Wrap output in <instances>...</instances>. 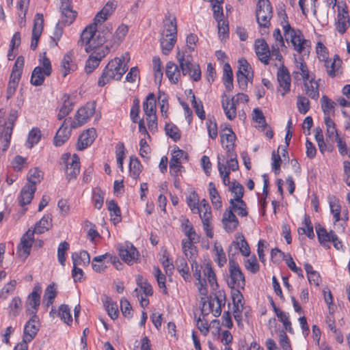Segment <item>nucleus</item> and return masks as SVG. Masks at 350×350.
I'll list each match as a JSON object with an SVG mask.
<instances>
[{"mask_svg": "<svg viewBox=\"0 0 350 350\" xmlns=\"http://www.w3.org/2000/svg\"><path fill=\"white\" fill-rule=\"evenodd\" d=\"M92 51L85 63V70L88 74L92 72L98 66L101 59L109 53V48L106 45Z\"/></svg>", "mask_w": 350, "mask_h": 350, "instance_id": "nucleus-11", "label": "nucleus"}, {"mask_svg": "<svg viewBox=\"0 0 350 350\" xmlns=\"http://www.w3.org/2000/svg\"><path fill=\"white\" fill-rule=\"evenodd\" d=\"M77 68V64L75 59L74 52L72 51H70L64 55L61 62L60 68L62 76L66 77L70 73L75 71Z\"/></svg>", "mask_w": 350, "mask_h": 350, "instance_id": "nucleus-20", "label": "nucleus"}, {"mask_svg": "<svg viewBox=\"0 0 350 350\" xmlns=\"http://www.w3.org/2000/svg\"><path fill=\"white\" fill-rule=\"evenodd\" d=\"M206 124L209 137L215 139L217 137V126L215 118L208 116Z\"/></svg>", "mask_w": 350, "mask_h": 350, "instance_id": "nucleus-57", "label": "nucleus"}, {"mask_svg": "<svg viewBox=\"0 0 350 350\" xmlns=\"http://www.w3.org/2000/svg\"><path fill=\"white\" fill-rule=\"evenodd\" d=\"M60 1L62 23L64 26H68L74 22L77 12L72 10V0H60Z\"/></svg>", "mask_w": 350, "mask_h": 350, "instance_id": "nucleus-17", "label": "nucleus"}, {"mask_svg": "<svg viewBox=\"0 0 350 350\" xmlns=\"http://www.w3.org/2000/svg\"><path fill=\"white\" fill-rule=\"evenodd\" d=\"M36 191V187L33 185H25L21 189L18 198V203L21 206L29 204Z\"/></svg>", "mask_w": 350, "mask_h": 350, "instance_id": "nucleus-27", "label": "nucleus"}, {"mask_svg": "<svg viewBox=\"0 0 350 350\" xmlns=\"http://www.w3.org/2000/svg\"><path fill=\"white\" fill-rule=\"evenodd\" d=\"M304 224V227L298 228V233L299 234H306L308 238L313 239L314 237V234L310 218L308 217H305Z\"/></svg>", "mask_w": 350, "mask_h": 350, "instance_id": "nucleus-58", "label": "nucleus"}, {"mask_svg": "<svg viewBox=\"0 0 350 350\" xmlns=\"http://www.w3.org/2000/svg\"><path fill=\"white\" fill-rule=\"evenodd\" d=\"M187 203L193 213H199V197L196 191H192L187 197Z\"/></svg>", "mask_w": 350, "mask_h": 350, "instance_id": "nucleus-53", "label": "nucleus"}, {"mask_svg": "<svg viewBox=\"0 0 350 350\" xmlns=\"http://www.w3.org/2000/svg\"><path fill=\"white\" fill-rule=\"evenodd\" d=\"M177 26L176 18L168 17L164 21V29L161 35L160 43L163 54L167 55L176 42Z\"/></svg>", "mask_w": 350, "mask_h": 350, "instance_id": "nucleus-4", "label": "nucleus"}, {"mask_svg": "<svg viewBox=\"0 0 350 350\" xmlns=\"http://www.w3.org/2000/svg\"><path fill=\"white\" fill-rule=\"evenodd\" d=\"M58 315L60 319L67 325H70L72 322L70 308L68 305L62 304L59 307Z\"/></svg>", "mask_w": 350, "mask_h": 350, "instance_id": "nucleus-51", "label": "nucleus"}, {"mask_svg": "<svg viewBox=\"0 0 350 350\" xmlns=\"http://www.w3.org/2000/svg\"><path fill=\"white\" fill-rule=\"evenodd\" d=\"M238 63H239V69L237 72V75H245L247 77H253V73L251 71L252 68L246 59H239Z\"/></svg>", "mask_w": 350, "mask_h": 350, "instance_id": "nucleus-55", "label": "nucleus"}, {"mask_svg": "<svg viewBox=\"0 0 350 350\" xmlns=\"http://www.w3.org/2000/svg\"><path fill=\"white\" fill-rule=\"evenodd\" d=\"M71 118H66L62 125L58 129L54 137V144L56 146H62L70 137L71 134V127L70 126Z\"/></svg>", "mask_w": 350, "mask_h": 350, "instance_id": "nucleus-18", "label": "nucleus"}, {"mask_svg": "<svg viewBox=\"0 0 350 350\" xmlns=\"http://www.w3.org/2000/svg\"><path fill=\"white\" fill-rule=\"evenodd\" d=\"M222 223L227 232H233L239 224L238 219L230 208H227L223 215Z\"/></svg>", "mask_w": 350, "mask_h": 350, "instance_id": "nucleus-28", "label": "nucleus"}, {"mask_svg": "<svg viewBox=\"0 0 350 350\" xmlns=\"http://www.w3.org/2000/svg\"><path fill=\"white\" fill-rule=\"evenodd\" d=\"M306 94L312 99L317 100L319 96V83L314 78L304 81Z\"/></svg>", "mask_w": 350, "mask_h": 350, "instance_id": "nucleus-32", "label": "nucleus"}, {"mask_svg": "<svg viewBox=\"0 0 350 350\" xmlns=\"http://www.w3.org/2000/svg\"><path fill=\"white\" fill-rule=\"evenodd\" d=\"M73 265L87 266L90 264V257L87 251L83 250L80 252L73 253L72 255Z\"/></svg>", "mask_w": 350, "mask_h": 350, "instance_id": "nucleus-37", "label": "nucleus"}, {"mask_svg": "<svg viewBox=\"0 0 350 350\" xmlns=\"http://www.w3.org/2000/svg\"><path fill=\"white\" fill-rule=\"evenodd\" d=\"M323 62L329 77L334 78L342 74V60L338 55H335L333 59L329 58Z\"/></svg>", "mask_w": 350, "mask_h": 350, "instance_id": "nucleus-21", "label": "nucleus"}, {"mask_svg": "<svg viewBox=\"0 0 350 350\" xmlns=\"http://www.w3.org/2000/svg\"><path fill=\"white\" fill-rule=\"evenodd\" d=\"M42 289L40 285H36L33 287V289L27 297V313L29 315H37V312L38 310L40 304V293Z\"/></svg>", "mask_w": 350, "mask_h": 350, "instance_id": "nucleus-15", "label": "nucleus"}, {"mask_svg": "<svg viewBox=\"0 0 350 350\" xmlns=\"http://www.w3.org/2000/svg\"><path fill=\"white\" fill-rule=\"evenodd\" d=\"M39 327V317L37 315H31V317L25 325L23 339L31 342L36 336Z\"/></svg>", "mask_w": 350, "mask_h": 350, "instance_id": "nucleus-19", "label": "nucleus"}, {"mask_svg": "<svg viewBox=\"0 0 350 350\" xmlns=\"http://www.w3.org/2000/svg\"><path fill=\"white\" fill-rule=\"evenodd\" d=\"M321 103L324 116H331V114L334 113L336 103L329 98L326 95H323L321 97Z\"/></svg>", "mask_w": 350, "mask_h": 350, "instance_id": "nucleus-46", "label": "nucleus"}, {"mask_svg": "<svg viewBox=\"0 0 350 350\" xmlns=\"http://www.w3.org/2000/svg\"><path fill=\"white\" fill-rule=\"evenodd\" d=\"M203 272L204 276L207 278L211 286L213 288L217 287L218 284L216 280V275L210 264L207 263L204 265Z\"/></svg>", "mask_w": 350, "mask_h": 350, "instance_id": "nucleus-54", "label": "nucleus"}, {"mask_svg": "<svg viewBox=\"0 0 350 350\" xmlns=\"http://www.w3.org/2000/svg\"><path fill=\"white\" fill-rule=\"evenodd\" d=\"M228 208L232 210L233 212L234 211L237 213L239 216L245 217L247 215V211L246 210L247 206L242 199L239 200H230Z\"/></svg>", "mask_w": 350, "mask_h": 350, "instance_id": "nucleus-38", "label": "nucleus"}, {"mask_svg": "<svg viewBox=\"0 0 350 350\" xmlns=\"http://www.w3.org/2000/svg\"><path fill=\"white\" fill-rule=\"evenodd\" d=\"M46 77L42 67L36 66L32 72L30 82L33 85L40 86L44 83Z\"/></svg>", "mask_w": 350, "mask_h": 350, "instance_id": "nucleus-40", "label": "nucleus"}, {"mask_svg": "<svg viewBox=\"0 0 350 350\" xmlns=\"http://www.w3.org/2000/svg\"><path fill=\"white\" fill-rule=\"evenodd\" d=\"M239 250L244 256H249L250 254V246L243 234L239 235L237 240L232 241L228 247L229 258V273L230 278L228 280V285L231 288H243L245 285V280L239 265L232 259L230 256H234L237 251Z\"/></svg>", "mask_w": 350, "mask_h": 350, "instance_id": "nucleus-1", "label": "nucleus"}, {"mask_svg": "<svg viewBox=\"0 0 350 350\" xmlns=\"http://www.w3.org/2000/svg\"><path fill=\"white\" fill-rule=\"evenodd\" d=\"M329 204L331 213L333 215L334 223L336 224L340 220L341 206L340 201L336 197H330Z\"/></svg>", "mask_w": 350, "mask_h": 350, "instance_id": "nucleus-39", "label": "nucleus"}, {"mask_svg": "<svg viewBox=\"0 0 350 350\" xmlns=\"http://www.w3.org/2000/svg\"><path fill=\"white\" fill-rule=\"evenodd\" d=\"M68 248L69 244L66 241L60 243L57 248V259L59 262L63 266L65 265V255Z\"/></svg>", "mask_w": 350, "mask_h": 350, "instance_id": "nucleus-63", "label": "nucleus"}, {"mask_svg": "<svg viewBox=\"0 0 350 350\" xmlns=\"http://www.w3.org/2000/svg\"><path fill=\"white\" fill-rule=\"evenodd\" d=\"M190 93L192 94L191 104H192L193 107L195 109V112H196V115L200 120H204L206 116H205V111L204 110V107H203L202 101H200V100L198 101L196 99V96L192 93L191 90H190Z\"/></svg>", "mask_w": 350, "mask_h": 350, "instance_id": "nucleus-56", "label": "nucleus"}, {"mask_svg": "<svg viewBox=\"0 0 350 350\" xmlns=\"http://www.w3.org/2000/svg\"><path fill=\"white\" fill-rule=\"evenodd\" d=\"M275 315L278 318L279 321L283 323L284 327L289 333H293L291 323L289 321L288 314L282 310L278 312Z\"/></svg>", "mask_w": 350, "mask_h": 350, "instance_id": "nucleus-61", "label": "nucleus"}, {"mask_svg": "<svg viewBox=\"0 0 350 350\" xmlns=\"http://www.w3.org/2000/svg\"><path fill=\"white\" fill-rule=\"evenodd\" d=\"M128 31L129 27L127 25L124 24L120 25L116 29L115 33H111V36H109L106 42H109V44H107L109 48L110 49V47L118 46L124 40ZM110 33L111 32L110 31Z\"/></svg>", "mask_w": 350, "mask_h": 350, "instance_id": "nucleus-26", "label": "nucleus"}, {"mask_svg": "<svg viewBox=\"0 0 350 350\" xmlns=\"http://www.w3.org/2000/svg\"><path fill=\"white\" fill-rule=\"evenodd\" d=\"M244 265L245 269L252 273H256L259 271V265L256 257L254 255L245 260Z\"/></svg>", "mask_w": 350, "mask_h": 350, "instance_id": "nucleus-60", "label": "nucleus"}, {"mask_svg": "<svg viewBox=\"0 0 350 350\" xmlns=\"http://www.w3.org/2000/svg\"><path fill=\"white\" fill-rule=\"evenodd\" d=\"M57 295V284L55 282H52L46 288L43 296V303L46 307H49L53 304Z\"/></svg>", "mask_w": 350, "mask_h": 350, "instance_id": "nucleus-34", "label": "nucleus"}, {"mask_svg": "<svg viewBox=\"0 0 350 350\" xmlns=\"http://www.w3.org/2000/svg\"><path fill=\"white\" fill-rule=\"evenodd\" d=\"M166 135L174 142L178 141L180 137V132L178 128L172 123H166L165 126Z\"/></svg>", "mask_w": 350, "mask_h": 350, "instance_id": "nucleus-50", "label": "nucleus"}, {"mask_svg": "<svg viewBox=\"0 0 350 350\" xmlns=\"http://www.w3.org/2000/svg\"><path fill=\"white\" fill-rule=\"evenodd\" d=\"M256 16L261 34H267L271 24L270 20L273 16L272 6L269 0L258 2Z\"/></svg>", "mask_w": 350, "mask_h": 350, "instance_id": "nucleus-7", "label": "nucleus"}, {"mask_svg": "<svg viewBox=\"0 0 350 350\" xmlns=\"http://www.w3.org/2000/svg\"><path fill=\"white\" fill-rule=\"evenodd\" d=\"M96 25L94 23L87 26L82 31L78 41L79 45L85 46V51L87 53L103 46L107 38L111 36L110 29L108 27L102 31L96 32Z\"/></svg>", "mask_w": 350, "mask_h": 350, "instance_id": "nucleus-3", "label": "nucleus"}, {"mask_svg": "<svg viewBox=\"0 0 350 350\" xmlns=\"http://www.w3.org/2000/svg\"><path fill=\"white\" fill-rule=\"evenodd\" d=\"M249 100L247 95L243 93H239L231 98L225 94L221 96V106L227 118L232 120L237 116V105L239 103H246Z\"/></svg>", "mask_w": 350, "mask_h": 350, "instance_id": "nucleus-8", "label": "nucleus"}, {"mask_svg": "<svg viewBox=\"0 0 350 350\" xmlns=\"http://www.w3.org/2000/svg\"><path fill=\"white\" fill-rule=\"evenodd\" d=\"M62 162L66 164V174L69 180L77 178L80 172L79 158L77 154L70 157L69 154H64L61 158Z\"/></svg>", "mask_w": 350, "mask_h": 350, "instance_id": "nucleus-12", "label": "nucleus"}, {"mask_svg": "<svg viewBox=\"0 0 350 350\" xmlns=\"http://www.w3.org/2000/svg\"><path fill=\"white\" fill-rule=\"evenodd\" d=\"M208 303L210 310L213 315L216 317H219L221 312V308L225 306V295L219 292L213 298H211Z\"/></svg>", "mask_w": 350, "mask_h": 350, "instance_id": "nucleus-29", "label": "nucleus"}, {"mask_svg": "<svg viewBox=\"0 0 350 350\" xmlns=\"http://www.w3.org/2000/svg\"><path fill=\"white\" fill-rule=\"evenodd\" d=\"M254 49L259 60L265 65L269 63V48L264 39H257L255 41Z\"/></svg>", "mask_w": 350, "mask_h": 350, "instance_id": "nucleus-22", "label": "nucleus"}, {"mask_svg": "<svg viewBox=\"0 0 350 350\" xmlns=\"http://www.w3.org/2000/svg\"><path fill=\"white\" fill-rule=\"evenodd\" d=\"M230 191L234 194V198L232 200H239L242 199L243 196V187L239 183L234 181L232 185L229 187Z\"/></svg>", "mask_w": 350, "mask_h": 350, "instance_id": "nucleus-64", "label": "nucleus"}, {"mask_svg": "<svg viewBox=\"0 0 350 350\" xmlns=\"http://www.w3.org/2000/svg\"><path fill=\"white\" fill-rule=\"evenodd\" d=\"M283 31L286 40L290 41L294 49L299 53H301L310 46V42L305 39L302 32L299 29L292 28L287 21L283 25Z\"/></svg>", "mask_w": 350, "mask_h": 350, "instance_id": "nucleus-5", "label": "nucleus"}, {"mask_svg": "<svg viewBox=\"0 0 350 350\" xmlns=\"http://www.w3.org/2000/svg\"><path fill=\"white\" fill-rule=\"evenodd\" d=\"M297 107L301 113L306 114L310 109V101L304 96H298Z\"/></svg>", "mask_w": 350, "mask_h": 350, "instance_id": "nucleus-62", "label": "nucleus"}, {"mask_svg": "<svg viewBox=\"0 0 350 350\" xmlns=\"http://www.w3.org/2000/svg\"><path fill=\"white\" fill-rule=\"evenodd\" d=\"M116 8V3L109 1L103 7V8L96 15L94 22L96 24L104 23L114 12Z\"/></svg>", "mask_w": 350, "mask_h": 350, "instance_id": "nucleus-30", "label": "nucleus"}, {"mask_svg": "<svg viewBox=\"0 0 350 350\" xmlns=\"http://www.w3.org/2000/svg\"><path fill=\"white\" fill-rule=\"evenodd\" d=\"M40 137L41 133L40 129L38 128H33L29 133L26 146L30 148H32L39 142Z\"/></svg>", "mask_w": 350, "mask_h": 350, "instance_id": "nucleus-49", "label": "nucleus"}, {"mask_svg": "<svg viewBox=\"0 0 350 350\" xmlns=\"http://www.w3.org/2000/svg\"><path fill=\"white\" fill-rule=\"evenodd\" d=\"M96 110V104L94 102L88 103L78 109L75 120L71 119L70 126L71 129H77L85 124L93 116Z\"/></svg>", "mask_w": 350, "mask_h": 350, "instance_id": "nucleus-9", "label": "nucleus"}, {"mask_svg": "<svg viewBox=\"0 0 350 350\" xmlns=\"http://www.w3.org/2000/svg\"><path fill=\"white\" fill-rule=\"evenodd\" d=\"M165 74L169 81L176 84L180 79V71L178 66L173 62H168L165 66Z\"/></svg>", "mask_w": 350, "mask_h": 350, "instance_id": "nucleus-31", "label": "nucleus"}, {"mask_svg": "<svg viewBox=\"0 0 350 350\" xmlns=\"http://www.w3.org/2000/svg\"><path fill=\"white\" fill-rule=\"evenodd\" d=\"M224 131L225 133L221 135V138L223 144H224V139L226 141V144L225 145V147L226 149L227 150V156H235L234 148V142L237 138L236 135L231 128L226 127Z\"/></svg>", "mask_w": 350, "mask_h": 350, "instance_id": "nucleus-24", "label": "nucleus"}, {"mask_svg": "<svg viewBox=\"0 0 350 350\" xmlns=\"http://www.w3.org/2000/svg\"><path fill=\"white\" fill-rule=\"evenodd\" d=\"M42 179V172L38 168L31 169L27 175L28 183L27 185H33L36 187V185L40 183Z\"/></svg>", "mask_w": 350, "mask_h": 350, "instance_id": "nucleus-48", "label": "nucleus"}, {"mask_svg": "<svg viewBox=\"0 0 350 350\" xmlns=\"http://www.w3.org/2000/svg\"><path fill=\"white\" fill-rule=\"evenodd\" d=\"M213 252L215 254L214 260L218 266L222 267L227 262L226 254L221 245L215 243L214 245Z\"/></svg>", "mask_w": 350, "mask_h": 350, "instance_id": "nucleus-45", "label": "nucleus"}, {"mask_svg": "<svg viewBox=\"0 0 350 350\" xmlns=\"http://www.w3.org/2000/svg\"><path fill=\"white\" fill-rule=\"evenodd\" d=\"M179 66L184 76L189 75L194 81H198L201 79V70L198 64L192 63L191 54L185 55L183 51H178L176 55Z\"/></svg>", "mask_w": 350, "mask_h": 350, "instance_id": "nucleus-6", "label": "nucleus"}, {"mask_svg": "<svg viewBox=\"0 0 350 350\" xmlns=\"http://www.w3.org/2000/svg\"><path fill=\"white\" fill-rule=\"evenodd\" d=\"M44 17L42 14H36L34 18L32 34L40 36L43 29Z\"/></svg>", "mask_w": 350, "mask_h": 350, "instance_id": "nucleus-59", "label": "nucleus"}, {"mask_svg": "<svg viewBox=\"0 0 350 350\" xmlns=\"http://www.w3.org/2000/svg\"><path fill=\"white\" fill-rule=\"evenodd\" d=\"M350 26L349 16L345 9H338L335 23L336 31L341 35L344 34Z\"/></svg>", "mask_w": 350, "mask_h": 350, "instance_id": "nucleus-23", "label": "nucleus"}, {"mask_svg": "<svg viewBox=\"0 0 350 350\" xmlns=\"http://www.w3.org/2000/svg\"><path fill=\"white\" fill-rule=\"evenodd\" d=\"M176 269L183 279L186 281H190L191 274L187 260L184 258H179L176 260Z\"/></svg>", "mask_w": 350, "mask_h": 350, "instance_id": "nucleus-41", "label": "nucleus"}, {"mask_svg": "<svg viewBox=\"0 0 350 350\" xmlns=\"http://www.w3.org/2000/svg\"><path fill=\"white\" fill-rule=\"evenodd\" d=\"M316 232L319 243L324 246H325L327 243L331 242L332 237L336 234L333 230H330L328 232L326 229L321 226L320 224L316 226Z\"/></svg>", "mask_w": 350, "mask_h": 350, "instance_id": "nucleus-35", "label": "nucleus"}, {"mask_svg": "<svg viewBox=\"0 0 350 350\" xmlns=\"http://www.w3.org/2000/svg\"><path fill=\"white\" fill-rule=\"evenodd\" d=\"M142 165L137 157H131L129 163L130 176L134 179L139 178L142 172Z\"/></svg>", "mask_w": 350, "mask_h": 350, "instance_id": "nucleus-44", "label": "nucleus"}, {"mask_svg": "<svg viewBox=\"0 0 350 350\" xmlns=\"http://www.w3.org/2000/svg\"><path fill=\"white\" fill-rule=\"evenodd\" d=\"M104 306L107 311L108 314L112 319H116L118 317V309L116 303L113 302L110 297H107L104 301Z\"/></svg>", "mask_w": 350, "mask_h": 350, "instance_id": "nucleus-47", "label": "nucleus"}, {"mask_svg": "<svg viewBox=\"0 0 350 350\" xmlns=\"http://www.w3.org/2000/svg\"><path fill=\"white\" fill-rule=\"evenodd\" d=\"M223 80L226 90L230 92L233 88V75L229 64H225L224 66Z\"/></svg>", "mask_w": 350, "mask_h": 350, "instance_id": "nucleus-43", "label": "nucleus"}, {"mask_svg": "<svg viewBox=\"0 0 350 350\" xmlns=\"http://www.w3.org/2000/svg\"><path fill=\"white\" fill-rule=\"evenodd\" d=\"M52 227V217L50 215H44L36 224L33 230L34 234H42L48 231Z\"/></svg>", "mask_w": 350, "mask_h": 350, "instance_id": "nucleus-33", "label": "nucleus"}, {"mask_svg": "<svg viewBox=\"0 0 350 350\" xmlns=\"http://www.w3.org/2000/svg\"><path fill=\"white\" fill-rule=\"evenodd\" d=\"M277 80L279 83L278 91L281 93L282 96H284L291 91V79L287 68L284 65L278 70Z\"/></svg>", "mask_w": 350, "mask_h": 350, "instance_id": "nucleus-14", "label": "nucleus"}, {"mask_svg": "<svg viewBox=\"0 0 350 350\" xmlns=\"http://www.w3.org/2000/svg\"><path fill=\"white\" fill-rule=\"evenodd\" d=\"M184 159L187 160V154L178 147L174 148L170 161V173L173 177L179 176L184 171V167L181 165Z\"/></svg>", "mask_w": 350, "mask_h": 350, "instance_id": "nucleus-10", "label": "nucleus"}, {"mask_svg": "<svg viewBox=\"0 0 350 350\" xmlns=\"http://www.w3.org/2000/svg\"><path fill=\"white\" fill-rule=\"evenodd\" d=\"M143 109L146 116L156 114V100L153 93L147 96L146 100L143 103Z\"/></svg>", "mask_w": 350, "mask_h": 350, "instance_id": "nucleus-36", "label": "nucleus"}, {"mask_svg": "<svg viewBox=\"0 0 350 350\" xmlns=\"http://www.w3.org/2000/svg\"><path fill=\"white\" fill-rule=\"evenodd\" d=\"M109 254H105L103 255L95 256L92 262V269L94 271L98 273L103 272L107 268V265H105V262L108 258Z\"/></svg>", "mask_w": 350, "mask_h": 350, "instance_id": "nucleus-42", "label": "nucleus"}, {"mask_svg": "<svg viewBox=\"0 0 350 350\" xmlns=\"http://www.w3.org/2000/svg\"><path fill=\"white\" fill-rule=\"evenodd\" d=\"M96 137V131L94 128L89 129L81 133L78 139L77 149L83 150L90 146Z\"/></svg>", "mask_w": 350, "mask_h": 350, "instance_id": "nucleus-25", "label": "nucleus"}, {"mask_svg": "<svg viewBox=\"0 0 350 350\" xmlns=\"http://www.w3.org/2000/svg\"><path fill=\"white\" fill-rule=\"evenodd\" d=\"M34 239V232L29 229L21 237L20 244L17 246V254L20 258L26 259L30 254Z\"/></svg>", "mask_w": 350, "mask_h": 350, "instance_id": "nucleus-13", "label": "nucleus"}, {"mask_svg": "<svg viewBox=\"0 0 350 350\" xmlns=\"http://www.w3.org/2000/svg\"><path fill=\"white\" fill-rule=\"evenodd\" d=\"M119 255L127 264L133 265L138 258L139 253L137 249L130 243H125L119 249Z\"/></svg>", "mask_w": 350, "mask_h": 350, "instance_id": "nucleus-16", "label": "nucleus"}, {"mask_svg": "<svg viewBox=\"0 0 350 350\" xmlns=\"http://www.w3.org/2000/svg\"><path fill=\"white\" fill-rule=\"evenodd\" d=\"M108 210L110 212L111 219L114 224L118 223L121 221L120 209L113 200L109 202Z\"/></svg>", "mask_w": 350, "mask_h": 350, "instance_id": "nucleus-52", "label": "nucleus"}, {"mask_svg": "<svg viewBox=\"0 0 350 350\" xmlns=\"http://www.w3.org/2000/svg\"><path fill=\"white\" fill-rule=\"evenodd\" d=\"M129 60L130 55L129 53H124L120 57L111 59L105 66L98 79V86L103 87L112 80H120L128 70L127 62Z\"/></svg>", "mask_w": 350, "mask_h": 350, "instance_id": "nucleus-2", "label": "nucleus"}]
</instances>
